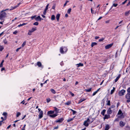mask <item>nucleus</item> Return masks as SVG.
Wrapping results in <instances>:
<instances>
[{"mask_svg":"<svg viewBox=\"0 0 130 130\" xmlns=\"http://www.w3.org/2000/svg\"><path fill=\"white\" fill-rule=\"evenodd\" d=\"M21 114V113L20 112H18L17 113L16 117H18Z\"/></svg>","mask_w":130,"mask_h":130,"instance_id":"42","label":"nucleus"},{"mask_svg":"<svg viewBox=\"0 0 130 130\" xmlns=\"http://www.w3.org/2000/svg\"><path fill=\"white\" fill-rule=\"evenodd\" d=\"M71 103V101H68L67 102L65 103V104L68 105Z\"/></svg>","mask_w":130,"mask_h":130,"instance_id":"33","label":"nucleus"},{"mask_svg":"<svg viewBox=\"0 0 130 130\" xmlns=\"http://www.w3.org/2000/svg\"><path fill=\"white\" fill-rule=\"evenodd\" d=\"M127 93L130 94V87H129L127 90Z\"/></svg>","mask_w":130,"mask_h":130,"instance_id":"38","label":"nucleus"},{"mask_svg":"<svg viewBox=\"0 0 130 130\" xmlns=\"http://www.w3.org/2000/svg\"><path fill=\"white\" fill-rule=\"evenodd\" d=\"M18 32V31L17 30H16L15 31H14L13 32V33L14 34L16 35Z\"/></svg>","mask_w":130,"mask_h":130,"instance_id":"48","label":"nucleus"},{"mask_svg":"<svg viewBox=\"0 0 130 130\" xmlns=\"http://www.w3.org/2000/svg\"><path fill=\"white\" fill-rule=\"evenodd\" d=\"M118 118L120 119H123L124 118V116L123 115V113L120 115L118 117Z\"/></svg>","mask_w":130,"mask_h":130,"instance_id":"18","label":"nucleus"},{"mask_svg":"<svg viewBox=\"0 0 130 130\" xmlns=\"http://www.w3.org/2000/svg\"><path fill=\"white\" fill-rule=\"evenodd\" d=\"M123 113H122V111L120 109L118 112V115H120Z\"/></svg>","mask_w":130,"mask_h":130,"instance_id":"36","label":"nucleus"},{"mask_svg":"<svg viewBox=\"0 0 130 130\" xmlns=\"http://www.w3.org/2000/svg\"><path fill=\"white\" fill-rule=\"evenodd\" d=\"M46 10H46V9H45L44 10V11L43 12V13L44 15H45L46 14Z\"/></svg>","mask_w":130,"mask_h":130,"instance_id":"55","label":"nucleus"},{"mask_svg":"<svg viewBox=\"0 0 130 130\" xmlns=\"http://www.w3.org/2000/svg\"><path fill=\"white\" fill-rule=\"evenodd\" d=\"M94 118H92L91 119V123H92L93 121L94 120Z\"/></svg>","mask_w":130,"mask_h":130,"instance_id":"60","label":"nucleus"},{"mask_svg":"<svg viewBox=\"0 0 130 130\" xmlns=\"http://www.w3.org/2000/svg\"><path fill=\"white\" fill-rule=\"evenodd\" d=\"M110 127L109 125L108 124H106L105 126L104 130H108L110 128Z\"/></svg>","mask_w":130,"mask_h":130,"instance_id":"13","label":"nucleus"},{"mask_svg":"<svg viewBox=\"0 0 130 130\" xmlns=\"http://www.w3.org/2000/svg\"><path fill=\"white\" fill-rule=\"evenodd\" d=\"M120 76H121V75L120 74L116 78L115 80V82H117L118 81V80L120 78Z\"/></svg>","mask_w":130,"mask_h":130,"instance_id":"21","label":"nucleus"},{"mask_svg":"<svg viewBox=\"0 0 130 130\" xmlns=\"http://www.w3.org/2000/svg\"><path fill=\"white\" fill-rule=\"evenodd\" d=\"M4 47L2 46H1L0 47V51H2L4 49Z\"/></svg>","mask_w":130,"mask_h":130,"instance_id":"45","label":"nucleus"},{"mask_svg":"<svg viewBox=\"0 0 130 130\" xmlns=\"http://www.w3.org/2000/svg\"><path fill=\"white\" fill-rule=\"evenodd\" d=\"M106 111V110L105 109H103L102 111L101 112V114L103 115V116L105 115V113Z\"/></svg>","mask_w":130,"mask_h":130,"instance_id":"22","label":"nucleus"},{"mask_svg":"<svg viewBox=\"0 0 130 130\" xmlns=\"http://www.w3.org/2000/svg\"><path fill=\"white\" fill-rule=\"evenodd\" d=\"M26 43V41H24L22 45V47H23L24 46Z\"/></svg>","mask_w":130,"mask_h":130,"instance_id":"43","label":"nucleus"},{"mask_svg":"<svg viewBox=\"0 0 130 130\" xmlns=\"http://www.w3.org/2000/svg\"><path fill=\"white\" fill-rule=\"evenodd\" d=\"M48 6H49V4H48L46 5L45 9L47 10L48 9Z\"/></svg>","mask_w":130,"mask_h":130,"instance_id":"57","label":"nucleus"},{"mask_svg":"<svg viewBox=\"0 0 130 130\" xmlns=\"http://www.w3.org/2000/svg\"><path fill=\"white\" fill-rule=\"evenodd\" d=\"M91 88H90L89 89H86L85 90L87 92H89L91 91Z\"/></svg>","mask_w":130,"mask_h":130,"instance_id":"39","label":"nucleus"},{"mask_svg":"<svg viewBox=\"0 0 130 130\" xmlns=\"http://www.w3.org/2000/svg\"><path fill=\"white\" fill-rule=\"evenodd\" d=\"M125 98L127 99L126 101L127 103L130 102V94L127 93L125 95Z\"/></svg>","mask_w":130,"mask_h":130,"instance_id":"4","label":"nucleus"},{"mask_svg":"<svg viewBox=\"0 0 130 130\" xmlns=\"http://www.w3.org/2000/svg\"><path fill=\"white\" fill-rule=\"evenodd\" d=\"M69 1H67L66 2L65 4L64 5V7L65 6L67 5V3L69 2Z\"/></svg>","mask_w":130,"mask_h":130,"instance_id":"51","label":"nucleus"},{"mask_svg":"<svg viewBox=\"0 0 130 130\" xmlns=\"http://www.w3.org/2000/svg\"><path fill=\"white\" fill-rule=\"evenodd\" d=\"M41 20H43V19L41 18L40 16H38L37 17L35 18V20L37 21H41Z\"/></svg>","mask_w":130,"mask_h":130,"instance_id":"11","label":"nucleus"},{"mask_svg":"<svg viewBox=\"0 0 130 130\" xmlns=\"http://www.w3.org/2000/svg\"><path fill=\"white\" fill-rule=\"evenodd\" d=\"M8 9H7L1 11L0 13V20H3L6 17L7 14L4 11Z\"/></svg>","mask_w":130,"mask_h":130,"instance_id":"1","label":"nucleus"},{"mask_svg":"<svg viewBox=\"0 0 130 130\" xmlns=\"http://www.w3.org/2000/svg\"><path fill=\"white\" fill-rule=\"evenodd\" d=\"M55 111L56 112V113H57L59 112V109L56 107L54 108Z\"/></svg>","mask_w":130,"mask_h":130,"instance_id":"24","label":"nucleus"},{"mask_svg":"<svg viewBox=\"0 0 130 130\" xmlns=\"http://www.w3.org/2000/svg\"><path fill=\"white\" fill-rule=\"evenodd\" d=\"M25 101H24V100H23L21 102V103L22 104H24L25 103Z\"/></svg>","mask_w":130,"mask_h":130,"instance_id":"61","label":"nucleus"},{"mask_svg":"<svg viewBox=\"0 0 130 130\" xmlns=\"http://www.w3.org/2000/svg\"><path fill=\"white\" fill-rule=\"evenodd\" d=\"M76 65L77 66V67H82L83 66V64L80 63H79L78 64H77Z\"/></svg>","mask_w":130,"mask_h":130,"instance_id":"19","label":"nucleus"},{"mask_svg":"<svg viewBox=\"0 0 130 130\" xmlns=\"http://www.w3.org/2000/svg\"><path fill=\"white\" fill-rule=\"evenodd\" d=\"M113 43H112L107 45L105 46V49H107L110 48L113 45Z\"/></svg>","mask_w":130,"mask_h":130,"instance_id":"9","label":"nucleus"},{"mask_svg":"<svg viewBox=\"0 0 130 130\" xmlns=\"http://www.w3.org/2000/svg\"><path fill=\"white\" fill-rule=\"evenodd\" d=\"M3 115L4 116V117L5 118V119H6L7 118V113L6 112H4L3 114Z\"/></svg>","mask_w":130,"mask_h":130,"instance_id":"25","label":"nucleus"},{"mask_svg":"<svg viewBox=\"0 0 130 130\" xmlns=\"http://www.w3.org/2000/svg\"><path fill=\"white\" fill-rule=\"evenodd\" d=\"M98 92L97 91H96L95 92H94L93 94L92 95L93 96H94L95 95V94Z\"/></svg>","mask_w":130,"mask_h":130,"instance_id":"52","label":"nucleus"},{"mask_svg":"<svg viewBox=\"0 0 130 130\" xmlns=\"http://www.w3.org/2000/svg\"><path fill=\"white\" fill-rule=\"evenodd\" d=\"M1 119H2V120L3 121L5 120L6 119H5V118L4 117V118H3V117H1Z\"/></svg>","mask_w":130,"mask_h":130,"instance_id":"59","label":"nucleus"},{"mask_svg":"<svg viewBox=\"0 0 130 130\" xmlns=\"http://www.w3.org/2000/svg\"><path fill=\"white\" fill-rule=\"evenodd\" d=\"M60 64L61 66H63V62L62 61L61 62H60Z\"/></svg>","mask_w":130,"mask_h":130,"instance_id":"62","label":"nucleus"},{"mask_svg":"<svg viewBox=\"0 0 130 130\" xmlns=\"http://www.w3.org/2000/svg\"><path fill=\"white\" fill-rule=\"evenodd\" d=\"M115 89V87H113V89L110 92V94H112L114 92Z\"/></svg>","mask_w":130,"mask_h":130,"instance_id":"30","label":"nucleus"},{"mask_svg":"<svg viewBox=\"0 0 130 130\" xmlns=\"http://www.w3.org/2000/svg\"><path fill=\"white\" fill-rule=\"evenodd\" d=\"M112 112V111L111 110L110 108H109L107 111V113L108 115H110Z\"/></svg>","mask_w":130,"mask_h":130,"instance_id":"15","label":"nucleus"},{"mask_svg":"<svg viewBox=\"0 0 130 130\" xmlns=\"http://www.w3.org/2000/svg\"><path fill=\"white\" fill-rule=\"evenodd\" d=\"M46 100L47 102L48 103L49 102H50V101H51V99H50V98H48L46 99Z\"/></svg>","mask_w":130,"mask_h":130,"instance_id":"49","label":"nucleus"},{"mask_svg":"<svg viewBox=\"0 0 130 130\" xmlns=\"http://www.w3.org/2000/svg\"><path fill=\"white\" fill-rule=\"evenodd\" d=\"M125 122H124L122 121H121L119 123V126L121 127H123L125 125Z\"/></svg>","mask_w":130,"mask_h":130,"instance_id":"6","label":"nucleus"},{"mask_svg":"<svg viewBox=\"0 0 130 130\" xmlns=\"http://www.w3.org/2000/svg\"><path fill=\"white\" fill-rule=\"evenodd\" d=\"M57 115L56 114H54L52 115H50V117L52 118H54Z\"/></svg>","mask_w":130,"mask_h":130,"instance_id":"28","label":"nucleus"},{"mask_svg":"<svg viewBox=\"0 0 130 130\" xmlns=\"http://www.w3.org/2000/svg\"><path fill=\"white\" fill-rule=\"evenodd\" d=\"M67 50V49L66 47H62L60 48V52L62 54H64L65 52H66Z\"/></svg>","mask_w":130,"mask_h":130,"instance_id":"2","label":"nucleus"},{"mask_svg":"<svg viewBox=\"0 0 130 130\" xmlns=\"http://www.w3.org/2000/svg\"><path fill=\"white\" fill-rule=\"evenodd\" d=\"M54 111H52V110H50L49 111H48L47 112V114H53L54 113Z\"/></svg>","mask_w":130,"mask_h":130,"instance_id":"23","label":"nucleus"},{"mask_svg":"<svg viewBox=\"0 0 130 130\" xmlns=\"http://www.w3.org/2000/svg\"><path fill=\"white\" fill-rule=\"evenodd\" d=\"M74 118H69V119H68L67 120V121L68 122H69L70 121H72L74 118Z\"/></svg>","mask_w":130,"mask_h":130,"instance_id":"27","label":"nucleus"},{"mask_svg":"<svg viewBox=\"0 0 130 130\" xmlns=\"http://www.w3.org/2000/svg\"><path fill=\"white\" fill-rule=\"evenodd\" d=\"M118 5V4H113L112 5V6L115 7H116Z\"/></svg>","mask_w":130,"mask_h":130,"instance_id":"50","label":"nucleus"},{"mask_svg":"<svg viewBox=\"0 0 130 130\" xmlns=\"http://www.w3.org/2000/svg\"><path fill=\"white\" fill-rule=\"evenodd\" d=\"M130 5V1L128 2V3L127 5V6H129Z\"/></svg>","mask_w":130,"mask_h":130,"instance_id":"64","label":"nucleus"},{"mask_svg":"<svg viewBox=\"0 0 130 130\" xmlns=\"http://www.w3.org/2000/svg\"><path fill=\"white\" fill-rule=\"evenodd\" d=\"M38 24H39V23L37 22H35L33 24L34 25H37V26L38 25Z\"/></svg>","mask_w":130,"mask_h":130,"instance_id":"47","label":"nucleus"},{"mask_svg":"<svg viewBox=\"0 0 130 130\" xmlns=\"http://www.w3.org/2000/svg\"><path fill=\"white\" fill-rule=\"evenodd\" d=\"M70 110H71L72 111L73 114V115H74L76 113H77V112L76 111L73 110L72 109H70Z\"/></svg>","mask_w":130,"mask_h":130,"instance_id":"35","label":"nucleus"},{"mask_svg":"<svg viewBox=\"0 0 130 130\" xmlns=\"http://www.w3.org/2000/svg\"><path fill=\"white\" fill-rule=\"evenodd\" d=\"M128 1V0H125L124 2H123L122 3V4L124 5L125 4L126 2H127V1Z\"/></svg>","mask_w":130,"mask_h":130,"instance_id":"56","label":"nucleus"},{"mask_svg":"<svg viewBox=\"0 0 130 130\" xmlns=\"http://www.w3.org/2000/svg\"><path fill=\"white\" fill-rule=\"evenodd\" d=\"M104 39V38H102L101 39H99V41L100 42L103 41Z\"/></svg>","mask_w":130,"mask_h":130,"instance_id":"41","label":"nucleus"},{"mask_svg":"<svg viewBox=\"0 0 130 130\" xmlns=\"http://www.w3.org/2000/svg\"><path fill=\"white\" fill-rule=\"evenodd\" d=\"M7 41L6 39L4 40L3 42L5 44H7Z\"/></svg>","mask_w":130,"mask_h":130,"instance_id":"40","label":"nucleus"},{"mask_svg":"<svg viewBox=\"0 0 130 130\" xmlns=\"http://www.w3.org/2000/svg\"><path fill=\"white\" fill-rule=\"evenodd\" d=\"M27 24V23H23L22 24H20L18 26V27H21V26H23V25H26Z\"/></svg>","mask_w":130,"mask_h":130,"instance_id":"29","label":"nucleus"},{"mask_svg":"<svg viewBox=\"0 0 130 130\" xmlns=\"http://www.w3.org/2000/svg\"><path fill=\"white\" fill-rule=\"evenodd\" d=\"M63 120V118H61L56 120L55 122L56 123H61L62 122Z\"/></svg>","mask_w":130,"mask_h":130,"instance_id":"8","label":"nucleus"},{"mask_svg":"<svg viewBox=\"0 0 130 130\" xmlns=\"http://www.w3.org/2000/svg\"><path fill=\"white\" fill-rule=\"evenodd\" d=\"M86 100L85 99H81L79 101V103L81 102H83V101H85V100Z\"/></svg>","mask_w":130,"mask_h":130,"instance_id":"31","label":"nucleus"},{"mask_svg":"<svg viewBox=\"0 0 130 130\" xmlns=\"http://www.w3.org/2000/svg\"><path fill=\"white\" fill-rule=\"evenodd\" d=\"M43 112L42 111H41L39 112V119L43 117Z\"/></svg>","mask_w":130,"mask_h":130,"instance_id":"10","label":"nucleus"},{"mask_svg":"<svg viewBox=\"0 0 130 130\" xmlns=\"http://www.w3.org/2000/svg\"><path fill=\"white\" fill-rule=\"evenodd\" d=\"M37 65L39 67H41L42 68H43V66H42L41 63L40 62H37Z\"/></svg>","mask_w":130,"mask_h":130,"instance_id":"16","label":"nucleus"},{"mask_svg":"<svg viewBox=\"0 0 130 130\" xmlns=\"http://www.w3.org/2000/svg\"><path fill=\"white\" fill-rule=\"evenodd\" d=\"M20 3H19V4H18V5H17L15 6H13L12 7V9H10V10H12L14 9H15L17 7H18L19 6V5H20Z\"/></svg>","mask_w":130,"mask_h":130,"instance_id":"14","label":"nucleus"},{"mask_svg":"<svg viewBox=\"0 0 130 130\" xmlns=\"http://www.w3.org/2000/svg\"><path fill=\"white\" fill-rule=\"evenodd\" d=\"M36 15H35L34 16H32L31 17V18L32 19H34L35 18H35H36Z\"/></svg>","mask_w":130,"mask_h":130,"instance_id":"46","label":"nucleus"},{"mask_svg":"<svg viewBox=\"0 0 130 130\" xmlns=\"http://www.w3.org/2000/svg\"><path fill=\"white\" fill-rule=\"evenodd\" d=\"M51 91L54 94H55L56 93V92L55 90L53 89H51Z\"/></svg>","mask_w":130,"mask_h":130,"instance_id":"37","label":"nucleus"},{"mask_svg":"<svg viewBox=\"0 0 130 130\" xmlns=\"http://www.w3.org/2000/svg\"><path fill=\"white\" fill-rule=\"evenodd\" d=\"M104 116V120H105V119H108L110 118V116L108 115H105Z\"/></svg>","mask_w":130,"mask_h":130,"instance_id":"12","label":"nucleus"},{"mask_svg":"<svg viewBox=\"0 0 130 130\" xmlns=\"http://www.w3.org/2000/svg\"><path fill=\"white\" fill-rule=\"evenodd\" d=\"M89 120V118H88L87 120L85 121L84 123V125L86 127H87L89 125V124L88 122V121Z\"/></svg>","mask_w":130,"mask_h":130,"instance_id":"7","label":"nucleus"},{"mask_svg":"<svg viewBox=\"0 0 130 130\" xmlns=\"http://www.w3.org/2000/svg\"><path fill=\"white\" fill-rule=\"evenodd\" d=\"M130 11H128L125 12V15L126 16H128L129 15L130 13Z\"/></svg>","mask_w":130,"mask_h":130,"instance_id":"20","label":"nucleus"},{"mask_svg":"<svg viewBox=\"0 0 130 130\" xmlns=\"http://www.w3.org/2000/svg\"><path fill=\"white\" fill-rule=\"evenodd\" d=\"M60 17V14H57L56 16V18L57 19V21L58 22L59 21Z\"/></svg>","mask_w":130,"mask_h":130,"instance_id":"17","label":"nucleus"},{"mask_svg":"<svg viewBox=\"0 0 130 130\" xmlns=\"http://www.w3.org/2000/svg\"><path fill=\"white\" fill-rule=\"evenodd\" d=\"M125 92V90L122 89L119 92V95L120 96H122L124 95Z\"/></svg>","mask_w":130,"mask_h":130,"instance_id":"5","label":"nucleus"},{"mask_svg":"<svg viewBox=\"0 0 130 130\" xmlns=\"http://www.w3.org/2000/svg\"><path fill=\"white\" fill-rule=\"evenodd\" d=\"M26 126V124H24V126L22 128V129H24V130H25V126Z\"/></svg>","mask_w":130,"mask_h":130,"instance_id":"54","label":"nucleus"},{"mask_svg":"<svg viewBox=\"0 0 130 130\" xmlns=\"http://www.w3.org/2000/svg\"><path fill=\"white\" fill-rule=\"evenodd\" d=\"M107 103L106 104L107 105L110 106V100H107L106 101Z\"/></svg>","mask_w":130,"mask_h":130,"instance_id":"34","label":"nucleus"},{"mask_svg":"<svg viewBox=\"0 0 130 130\" xmlns=\"http://www.w3.org/2000/svg\"><path fill=\"white\" fill-rule=\"evenodd\" d=\"M55 16L54 15H53L51 16V20H55Z\"/></svg>","mask_w":130,"mask_h":130,"instance_id":"32","label":"nucleus"},{"mask_svg":"<svg viewBox=\"0 0 130 130\" xmlns=\"http://www.w3.org/2000/svg\"><path fill=\"white\" fill-rule=\"evenodd\" d=\"M37 30V28L36 27H34L32 28L31 30H29L28 34L29 35H31V33L33 32L36 30Z\"/></svg>","mask_w":130,"mask_h":130,"instance_id":"3","label":"nucleus"},{"mask_svg":"<svg viewBox=\"0 0 130 130\" xmlns=\"http://www.w3.org/2000/svg\"><path fill=\"white\" fill-rule=\"evenodd\" d=\"M3 63H1L0 64V67H3Z\"/></svg>","mask_w":130,"mask_h":130,"instance_id":"63","label":"nucleus"},{"mask_svg":"<svg viewBox=\"0 0 130 130\" xmlns=\"http://www.w3.org/2000/svg\"><path fill=\"white\" fill-rule=\"evenodd\" d=\"M119 118H117L115 119L114 120V121H118L119 120Z\"/></svg>","mask_w":130,"mask_h":130,"instance_id":"53","label":"nucleus"},{"mask_svg":"<svg viewBox=\"0 0 130 130\" xmlns=\"http://www.w3.org/2000/svg\"><path fill=\"white\" fill-rule=\"evenodd\" d=\"M71 8H70L67 11V13H69L70 14V12L71 11Z\"/></svg>","mask_w":130,"mask_h":130,"instance_id":"44","label":"nucleus"},{"mask_svg":"<svg viewBox=\"0 0 130 130\" xmlns=\"http://www.w3.org/2000/svg\"><path fill=\"white\" fill-rule=\"evenodd\" d=\"M70 93L72 96H74V94L73 93H72L71 92H70Z\"/></svg>","mask_w":130,"mask_h":130,"instance_id":"58","label":"nucleus"},{"mask_svg":"<svg viewBox=\"0 0 130 130\" xmlns=\"http://www.w3.org/2000/svg\"><path fill=\"white\" fill-rule=\"evenodd\" d=\"M97 44V43H96V42H92V44L91 45V46L92 47H93V46L96 45Z\"/></svg>","mask_w":130,"mask_h":130,"instance_id":"26","label":"nucleus"}]
</instances>
